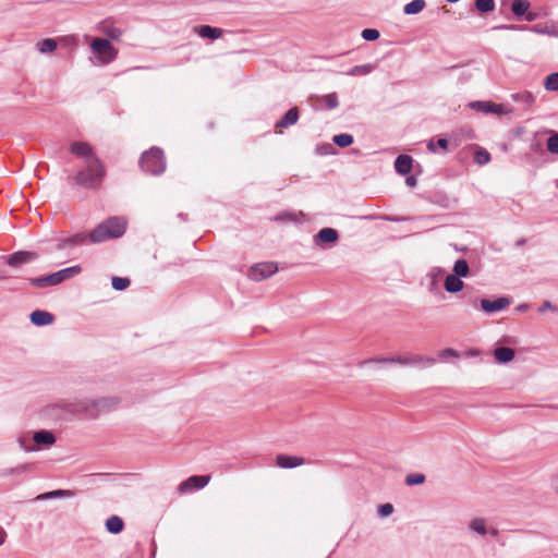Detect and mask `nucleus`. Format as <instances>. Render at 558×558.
<instances>
[{"label":"nucleus","mask_w":558,"mask_h":558,"mask_svg":"<svg viewBox=\"0 0 558 558\" xmlns=\"http://www.w3.org/2000/svg\"><path fill=\"white\" fill-rule=\"evenodd\" d=\"M427 148H428L430 151H433V153H435V151H436L435 143H434V141H433V140L428 142V144H427Z\"/></svg>","instance_id":"4d7b16f0"},{"label":"nucleus","mask_w":558,"mask_h":558,"mask_svg":"<svg viewBox=\"0 0 558 558\" xmlns=\"http://www.w3.org/2000/svg\"><path fill=\"white\" fill-rule=\"evenodd\" d=\"M332 142L339 147H348L353 143V136L347 133L337 134L333 136Z\"/></svg>","instance_id":"72a5a7b5"},{"label":"nucleus","mask_w":558,"mask_h":558,"mask_svg":"<svg viewBox=\"0 0 558 558\" xmlns=\"http://www.w3.org/2000/svg\"><path fill=\"white\" fill-rule=\"evenodd\" d=\"M511 98L513 101L521 102L526 107H531L535 102V96L529 90L514 93L511 95Z\"/></svg>","instance_id":"cd10ccee"},{"label":"nucleus","mask_w":558,"mask_h":558,"mask_svg":"<svg viewBox=\"0 0 558 558\" xmlns=\"http://www.w3.org/2000/svg\"><path fill=\"white\" fill-rule=\"evenodd\" d=\"M375 70V64L367 63L355 65L345 72L348 76H364L372 73Z\"/></svg>","instance_id":"bb28decb"},{"label":"nucleus","mask_w":558,"mask_h":558,"mask_svg":"<svg viewBox=\"0 0 558 558\" xmlns=\"http://www.w3.org/2000/svg\"><path fill=\"white\" fill-rule=\"evenodd\" d=\"M339 240V233L333 228H323L314 236L316 245L336 243Z\"/></svg>","instance_id":"4468645a"},{"label":"nucleus","mask_w":558,"mask_h":558,"mask_svg":"<svg viewBox=\"0 0 558 558\" xmlns=\"http://www.w3.org/2000/svg\"><path fill=\"white\" fill-rule=\"evenodd\" d=\"M362 38L366 41H374L379 38L380 34L375 28H365L362 31Z\"/></svg>","instance_id":"37998d69"},{"label":"nucleus","mask_w":558,"mask_h":558,"mask_svg":"<svg viewBox=\"0 0 558 558\" xmlns=\"http://www.w3.org/2000/svg\"><path fill=\"white\" fill-rule=\"evenodd\" d=\"M546 310L556 311V306L553 305L549 301H544L538 311L541 313L545 312Z\"/></svg>","instance_id":"8fccbe9b"},{"label":"nucleus","mask_w":558,"mask_h":558,"mask_svg":"<svg viewBox=\"0 0 558 558\" xmlns=\"http://www.w3.org/2000/svg\"><path fill=\"white\" fill-rule=\"evenodd\" d=\"M99 31L108 37L109 41L110 40L118 41V40H120V38L122 36V31L119 27L109 25L107 23H101L99 26Z\"/></svg>","instance_id":"393cba45"},{"label":"nucleus","mask_w":558,"mask_h":558,"mask_svg":"<svg viewBox=\"0 0 558 558\" xmlns=\"http://www.w3.org/2000/svg\"><path fill=\"white\" fill-rule=\"evenodd\" d=\"M82 271L81 266L75 265L71 267L63 268L59 271L49 274L47 276H41L37 278H33L29 280V283L34 287L38 288H45V287H52L58 286L61 282L73 278L74 276L78 275Z\"/></svg>","instance_id":"39448f33"},{"label":"nucleus","mask_w":558,"mask_h":558,"mask_svg":"<svg viewBox=\"0 0 558 558\" xmlns=\"http://www.w3.org/2000/svg\"><path fill=\"white\" fill-rule=\"evenodd\" d=\"M544 87L550 92L558 90V72H554L545 78Z\"/></svg>","instance_id":"4c0bfd02"},{"label":"nucleus","mask_w":558,"mask_h":558,"mask_svg":"<svg viewBox=\"0 0 558 558\" xmlns=\"http://www.w3.org/2000/svg\"><path fill=\"white\" fill-rule=\"evenodd\" d=\"M389 360H391V357H373V359H367V360L361 361L359 363V365L364 366L369 363H390Z\"/></svg>","instance_id":"de8ad7c7"},{"label":"nucleus","mask_w":558,"mask_h":558,"mask_svg":"<svg viewBox=\"0 0 558 558\" xmlns=\"http://www.w3.org/2000/svg\"><path fill=\"white\" fill-rule=\"evenodd\" d=\"M33 439L37 445H45V446H51L56 442V437H54L53 433L46 430V429L36 432L33 436Z\"/></svg>","instance_id":"5701e85b"},{"label":"nucleus","mask_w":558,"mask_h":558,"mask_svg":"<svg viewBox=\"0 0 558 558\" xmlns=\"http://www.w3.org/2000/svg\"><path fill=\"white\" fill-rule=\"evenodd\" d=\"M470 529L480 534V535H486L487 534V529H486V525H485V521L483 519H473L471 522H470Z\"/></svg>","instance_id":"f704fd0d"},{"label":"nucleus","mask_w":558,"mask_h":558,"mask_svg":"<svg viewBox=\"0 0 558 558\" xmlns=\"http://www.w3.org/2000/svg\"><path fill=\"white\" fill-rule=\"evenodd\" d=\"M29 318L33 325L40 327L51 324L54 316L49 312L36 310L31 314Z\"/></svg>","instance_id":"6ab92c4d"},{"label":"nucleus","mask_w":558,"mask_h":558,"mask_svg":"<svg viewBox=\"0 0 558 558\" xmlns=\"http://www.w3.org/2000/svg\"><path fill=\"white\" fill-rule=\"evenodd\" d=\"M106 171L102 162L99 158H92L88 163H85V168L80 170L74 181L77 185L86 189H97L100 186Z\"/></svg>","instance_id":"f03ea898"},{"label":"nucleus","mask_w":558,"mask_h":558,"mask_svg":"<svg viewBox=\"0 0 558 558\" xmlns=\"http://www.w3.org/2000/svg\"><path fill=\"white\" fill-rule=\"evenodd\" d=\"M126 221L122 217H111L100 222L90 232H78L71 236L61 239L58 250L82 246L88 243L97 244L111 239H118L125 233Z\"/></svg>","instance_id":"f257e3e1"},{"label":"nucleus","mask_w":558,"mask_h":558,"mask_svg":"<svg viewBox=\"0 0 558 558\" xmlns=\"http://www.w3.org/2000/svg\"><path fill=\"white\" fill-rule=\"evenodd\" d=\"M131 281L124 277H112L111 284L114 290L122 291L130 286Z\"/></svg>","instance_id":"58836bf2"},{"label":"nucleus","mask_w":558,"mask_h":558,"mask_svg":"<svg viewBox=\"0 0 558 558\" xmlns=\"http://www.w3.org/2000/svg\"><path fill=\"white\" fill-rule=\"evenodd\" d=\"M481 308L485 313H495L505 310L510 304V299L506 296L498 298L496 300L482 299Z\"/></svg>","instance_id":"f8f14e48"},{"label":"nucleus","mask_w":558,"mask_h":558,"mask_svg":"<svg viewBox=\"0 0 558 558\" xmlns=\"http://www.w3.org/2000/svg\"><path fill=\"white\" fill-rule=\"evenodd\" d=\"M489 533L493 535V536H496L498 534V531L496 529H492L489 531Z\"/></svg>","instance_id":"680f3d73"},{"label":"nucleus","mask_w":558,"mask_h":558,"mask_svg":"<svg viewBox=\"0 0 558 558\" xmlns=\"http://www.w3.org/2000/svg\"><path fill=\"white\" fill-rule=\"evenodd\" d=\"M299 120V109L296 107H292L289 109L284 116L276 122V128L287 129L293 124H295Z\"/></svg>","instance_id":"aec40b11"},{"label":"nucleus","mask_w":558,"mask_h":558,"mask_svg":"<svg viewBox=\"0 0 558 558\" xmlns=\"http://www.w3.org/2000/svg\"><path fill=\"white\" fill-rule=\"evenodd\" d=\"M442 274L441 268H433L426 276L427 278V284L426 288L429 293L432 294H438L440 293V284H439V277Z\"/></svg>","instance_id":"dca6fc26"},{"label":"nucleus","mask_w":558,"mask_h":558,"mask_svg":"<svg viewBox=\"0 0 558 558\" xmlns=\"http://www.w3.org/2000/svg\"><path fill=\"white\" fill-rule=\"evenodd\" d=\"M494 357L500 364L509 363L514 357V350L509 347H498L494 350Z\"/></svg>","instance_id":"4be33fe9"},{"label":"nucleus","mask_w":558,"mask_h":558,"mask_svg":"<svg viewBox=\"0 0 558 558\" xmlns=\"http://www.w3.org/2000/svg\"><path fill=\"white\" fill-rule=\"evenodd\" d=\"M525 242H526V240H525L524 238H521V239H519V240L515 242V246H518V247H519V246H522V245H524V244H525Z\"/></svg>","instance_id":"13d9d810"},{"label":"nucleus","mask_w":558,"mask_h":558,"mask_svg":"<svg viewBox=\"0 0 558 558\" xmlns=\"http://www.w3.org/2000/svg\"><path fill=\"white\" fill-rule=\"evenodd\" d=\"M70 150L73 155L83 158L85 160V163H88V161H90L92 158H98L95 155L93 147L86 142L72 143Z\"/></svg>","instance_id":"9b49d317"},{"label":"nucleus","mask_w":558,"mask_h":558,"mask_svg":"<svg viewBox=\"0 0 558 558\" xmlns=\"http://www.w3.org/2000/svg\"><path fill=\"white\" fill-rule=\"evenodd\" d=\"M437 145L442 148V149H447L448 148V145H449V142L447 138H438L437 141Z\"/></svg>","instance_id":"603ef678"},{"label":"nucleus","mask_w":558,"mask_h":558,"mask_svg":"<svg viewBox=\"0 0 558 558\" xmlns=\"http://www.w3.org/2000/svg\"><path fill=\"white\" fill-rule=\"evenodd\" d=\"M197 34L203 38L218 39L222 35V29L209 25H202L196 28Z\"/></svg>","instance_id":"b1692460"},{"label":"nucleus","mask_w":558,"mask_h":558,"mask_svg":"<svg viewBox=\"0 0 558 558\" xmlns=\"http://www.w3.org/2000/svg\"><path fill=\"white\" fill-rule=\"evenodd\" d=\"M39 255L33 251H17L5 257L7 264L12 268H20L24 264L37 260Z\"/></svg>","instance_id":"1a4fd4ad"},{"label":"nucleus","mask_w":558,"mask_h":558,"mask_svg":"<svg viewBox=\"0 0 558 558\" xmlns=\"http://www.w3.org/2000/svg\"><path fill=\"white\" fill-rule=\"evenodd\" d=\"M413 166V158L410 155H399L395 160V169L401 175H407L411 172Z\"/></svg>","instance_id":"f3484780"},{"label":"nucleus","mask_w":558,"mask_h":558,"mask_svg":"<svg viewBox=\"0 0 558 558\" xmlns=\"http://www.w3.org/2000/svg\"><path fill=\"white\" fill-rule=\"evenodd\" d=\"M324 100H325L328 109H335L339 105L338 96L336 93H330V94L326 95L324 97Z\"/></svg>","instance_id":"c03bdc74"},{"label":"nucleus","mask_w":558,"mask_h":558,"mask_svg":"<svg viewBox=\"0 0 558 558\" xmlns=\"http://www.w3.org/2000/svg\"><path fill=\"white\" fill-rule=\"evenodd\" d=\"M531 3L527 0H512L511 12L517 17L525 16Z\"/></svg>","instance_id":"a878e982"},{"label":"nucleus","mask_w":558,"mask_h":558,"mask_svg":"<svg viewBox=\"0 0 558 558\" xmlns=\"http://www.w3.org/2000/svg\"><path fill=\"white\" fill-rule=\"evenodd\" d=\"M551 485L555 492L558 494V474L553 477Z\"/></svg>","instance_id":"5fc2aeb1"},{"label":"nucleus","mask_w":558,"mask_h":558,"mask_svg":"<svg viewBox=\"0 0 558 558\" xmlns=\"http://www.w3.org/2000/svg\"><path fill=\"white\" fill-rule=\"evenodd\" d=\"M439 356H440L441 359H445V357H448V356H454V357H456V356H458V353H457V351H456V350H453V349H450V348H449V349H444V350L440 352Z\"/></svg>","instance_id":"09e8293b"},{"label":"nucleus","mask_w":558,"mask_h":558,"mask_svg":"<svg viewBox=\"0 0 558 558\" xmlns=\"http://www.w3.org/2000/svg\"><path fill=\"white\" fill-rule=\"evenodd\" d=\"M33 464L25 463L17 465L15 468L8 469L3 472V475H20L22 473L28 472L32 469Z\"/></svg>","instance_id":"a19ab883"},{"label":"nucleus","mask_w":558,"mask_h":558,"mask_svg":"<svg viewBox=\"0 0 558 558\" xmlns=\"http://www.w3.org/2000/svg\"><path fill=\"white\" fill-rule=\"evenodd\" d=\"M329 149H332V146H331L330 144H327V145L325 146V151H319V154H320V155H323V154H328V153H329Z\"/></svg>","instance_id":"052dcab7"},{"label":"nucleus","mask_w":558,"mask_h":558,"mask_svg":"<svg viewBox=\"0 0 558 558\" xmlns=\"http://www.w3.org/2000/svg\"><path fill=\"white\" fill-rule=\"evenodd\" d=\"M106 527H107L108 532H110L112 534H118V533L122 532V530L124 527V522L120 517L112 515L106 521Z\"/></svg>","instance_id":"c85d7f7f"},{"label":"nucleus","mask_w":558,"mask_h":558,"mask_svg":"<svg viewBox=\"0 0 558 558\" xmlns=\"http://www.w3.org/2000/svg\"><path fill=\"white\" fill-rule=\"evenodd\" d=\"M36 46L40 53H50L57 49V41L52 38H46L38 41Z\"/></svg>","instance_id":"473e14b6"},{"label":"nucleus","mask_w":558,"mask_h":558,"mask_svg":"<svg viewBox=\"0 0 558 558\" xmlns=\"http://www.w3.org/2000/svg\"><path fill=\"white\" fill-rule=\"evenodd\" d=\"M317 151H325V147L320 149V147H317Z\"/></svg>","instance_id":"e2e57ef3"},{"label":"nucleus","mask_w":558,"mask_h":558,"mask_svg":"<svg viewBox=\"0 0 558 558\" xmlns=\"http://www.w3.org/2000/svg\"><path fill=\"white\" fill-rule=\"evenodd\" d=\"M547 15L546 12H541V11H529L526 12L525 16H524V20L527 21V22H533V21H536L538 19H541L542 16H545Z\"/></svg>","instance_id":"49530a36"},{"label":"nucleus","mask_w":558,"mask_h":558,"mask_svg":"<svg viewBox=\"0 0 558 558\" xmlns=\"http://www.w3.org/2000/svg\"><path fill=\"white\" fill-rule=\"evenodd\" d=\"M425 480H426V477L422 473H411V474L407 475L404 482L407 485L413 486V485L423 484L425 482Z\"/></svg>","instance_id":"ea45409f"},{"label":"nucleus","mask_w":558,"mask_h":558,"mask_svg":"<svg viewBox=\"0 0 558 558\" xmlns=\"http://www.w3.org/2000/svg\"><path fill=\"white\" fill-rule=\"evenodd\" d=\"M425 0H412L403 7V12L408 15L417 14L425 8Z\"/></svg>","instance_id":"c756f323"},{"label":"nucleus","mask_w":558,"mask_h":558,"mask_svg":"<svg viewBox=\"0 0 558 558\" xmlns=\"http://www.w3.org/2000/svg\"><path fill=\"white\" fill-rule=\"evenodd\" d=\"M90 49L99 56L101 64H108L116 60L118 50L108 39L96 37L90 43Z\"/></svg>","instance_id":"0eeeda50"},{"label":"nucleus","mask_w":558,"mask_h":558,"mask_svg":"<svg viewBox=\"0 0 558 558\" xmlns=\"http://www.w3.org/2000/svg\"><path fill=\"white\" fill-rule=\"evenodd\" d=\"M277 220H294L293 214L290 213H281L276 217Z\"/></svg>","instance_id":"3c124183"},{"label":"nucleus","mask_w":558,"mask_h":558,"mask_svg":"<svg viewBox=\"0 0 558 558\" xmlns=\"http://www.w3.org/2000/svg\"><path fill=\"white\" fill-rule=\"evenodd\" d=\"M474 161L480 166H484L490 161V154L486 149L478 148L474 154Z\"/></svg>","instance_id":"c9c22d12"},{"label":"nucleus","mask_w":558,"mask_h":558,"mask_svg":"<svg viewBox=\"0 0 558 558\" xmlns=\"http://www.w3.org/2000/svg\"><path fill=\"white\" fill-rule=\"evenodd\" d=\"M210 481V475H192L178 486L180 494L190 493L193 489L204 488Z\"/></svg>","instance_id":"9d476101"},{"label":"nucleus","mask_w":558,"mask_h":558,"mask_svg":"<svg viewBox=\"0 0 558 558\" xmlns=\"http://www.w3.org/2000/svg\"><path fill=\"white\" fill-rule=\"evenodd\" d=\"M475 8L482 13H488L495 9L494 0H475Z\"/></svg>","instance_id":"e433bc0d"},{"label":"nucleus","mask_w":558,"mask_h":558,"mask_svg":"<svg viewBox=\"0 0 558 558\" xmlns=\"http://www.w3.org/2000/svg\"><path fill=\"white\" fill-rule=\"evenodd\" d=\"M547 149L549 153L558 155V132L553 133L547 138Z\"/></svg>","instance_id":"79ce46f5"},{"label":"nucleus","mask_w":558,"mask_h":558,"mask_svg":"<svg viewBox=\"0 0 558 558\" xmlns=\"http://www.w3.org/2000/svg\"><path fill=\"white\" fill-rule=\"evenodd\" d=\"M73 493L71 490H64V489H57L47 492L44 494H40L36 497V500H48L52 498H60V497H72Z\"/></svg>","instance_id":"7c9ffc66"},{"label":"nucleus","mask_w":558,"mask_h":558,"mask_svg":"<svg viewBox=\"0 0 558 558\" xmlns=\"http://www.w3.org/2000/svg\"><path fill=\"white\" fill-rule=\"evenodd\" d=\"M393 512V506L391 504H384L378 507V515L381 518L388 517Z\"/></svg>","instance_id":"a18cd8bd"},{"label":"nucleus","mask_w":558,"mask_h":558,"mask_svg":"<svg viewBox=\"0 0 558 558\" xmlns=\"http://www.w3.org/2000/svg\"><path fill=\"white\" fill-rule=\"evenodd\" d=\"M464 287L463 281L460 277L452 275H448L444 282V288L449 293H458Z\"/></svg>","instance_id":"412c9836"},{"label":"nucleus","mask_w":558,"mask_h":558,"mask_svg":"<svg viewBox=\"0 0 558 558\" xmlns=\"http://www.w3.org/2000/svg\"><path fill=\"white\" fill-rule=\"evenodd\" d=\"M453 275L460 278H465L470 274V267L465 259H458L453 265Z\"/></svg>","instance_id":"2f4dec72"},{"label":"nucleus","mask_w":558,"mask_h":558,"mask_svg":"<svg viewBox=\"0 0 558 558\" xmlns=\"http://www.w3.org/2000/svg\"><path fill=\"white\" fill-rule=\"evenodd\" d=\"M141 169L151 175H160L166 171V157L163 150L157 146L144 151L140 158Z\"/></svg>","instance_id":"7ed1b4c3"},{"label":"nucleus","mask_w":558,"mask_h":558,"mask_svg":"<svg viewBox=\"0 0 558 558\" xmlns=\"http://www.w3.org/2000/svg\"><path fill=\"white\" fill-rule=\"evenodd\" d=\"M305 463V459L298 456H288L279 453L276 457V465L281 469H293L301 466Z\"/></svg>","instance_id":"2eb2a0df"},{"label":"nucleus","mask_w":558,"mask_h":558,"mask_svg":"<svg viewBox=\"0 0 558 558\" xmlns=\"http://www.w3.org/2000/svg\"><path fill=\"white\" fill-rule=\"evenodd\" d=\"M416 182H417V181H416V178H415V177H413V175H410V177H408V178L405 179V183H407V185H409V186H415V185H416Z\"/></svg>","instance_id":"864d4df0"},{"label":"nucleus","mask_w":558,"mask_h":558,"mask_svg":"<svg viewBox=\"0 0 558 558\" xmlns=\"http://www.w3.org/2000/svg\"><path fill=\"white\" fill-rule=\"evenodd\" d=\"M426 362L428 365H433L435 363V360L433 357H423L420 355H413V356H393L391 360H389L390 363H398L401 365H412L417 364L421 362Z\"/></svg>","instance_id":"a211bd4d"},{"label":"nucleus","mask_w":558,"mask_h":558,"mask_svg":"<svg viewBox=\"0 0 558 558\" xmlns=\"http://www.w3.org/2000/svg\"><path fill=\"white\" fill-rule=\"evenodd\" d=\"M470 108L483 113H495L501 114L505 113L502 105L494 104L492 101H482L476 100L470 102Z\"/></svg>","instance_id":"ddd939ff"},{"label":"nucleus","mask_w":558,"mask_h":558,"mask_svg":"<svg viewBox=\"0 0 558 558\" xmlns=\"http://www.w3.org/2000/svg\"><path fill=\"white\" fill-rule=\"evenodd\" d=\"M118 403L116 398H99L81 401L75 405V411L83 413L88 418H96L100 413L110 411Z\"/></svg>","instance_id":"20e7f679"},{"label":"nucleus","mask_w":558,"mask_h":558,"mask_svg":"<svg viewBox=\"0 0 558 558\" xmlns=\"http://www.w3.org/2000/svg\"><path fill=\"white\" fill-rule=\"evenodd\" d=\"M7 537L5 531L0 526V546L4 543Z\"/></svg>","instance_id":"6e6d98bb"},{"label":"nucleus","mask_w":558,"mask_h":558,"mask_svg":"<svg viewBox=\"0 0 558 558\" xmlns=\"http://www.w3.org/2000/svg\"><path fill=\"white\" fill-rule=\"evenodd\" d=\"M278 271L277 264L271 262L258 263L250 268L248 277L254 281H262Z\"/></svg>","instance_id":"6e6552de"},{"label":"nucleus","mask_w":558,"mask_h":558,"mask_svg":"<svg viewBox=\"0 0 558 558\" xmlns=\"http://www.w3.org/2000/svg\"><path fill=\"white\" fill-rule=\"evenodd\" d=\"M494 29H506V31H530L539 35H548L558 37V26L554 22H547L544 24H535L533 26L527 25H498L495 26Z\"/></svg>","instance_id":"423d86ee"},{"label":"nucleus","mask_w":558,"mask_h":558,"mask_svg":"<svg viewBox=\"0 0 558 558\" xmlns=\"http://www.w3.org/2000/svg\"><path fill=\"white\" fill-rule=\"evenodd\" d=\"M517 308L520 312H525L529 308V305L527 304H520Z\"/></svg>","instance_id":"bf43d9fd"}]
</instances>
